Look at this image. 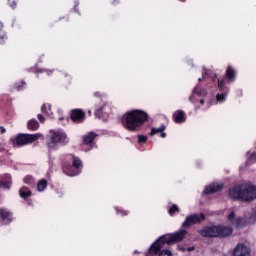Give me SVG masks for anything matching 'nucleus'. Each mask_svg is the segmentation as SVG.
Returning <instances> with one entry per match:
<instances>
[{"instance_id":"nucleus-9","label":"nucleus","mask_w":256,"mask_h":256,"mask_svg":"<svg viewBox=\"0 0 256 256\" xmlns=\"http://www.w3.org/2000/svg\"><path fill=\"white\" fill-rule=\"evenodd\" d=\"M67 136L63 133L56 132L51 137V142L48 143V147H53V145H57V143L63 141V139H66Z\"/></svg>"},{"instance_id":"nucleus-12","label":"nucleus","mask_w":256,"mask_h":256,"mask_svg":"<svg viewBox=\"0 0 256 256\" xmlns=\"http://www.w3.org/2000/svg\"><path fill=\"white\" fill-rule=\"evenodd\" d=\"M10 189L11 187V175L7 174L4 178L0 180V188Z\"/></svg>"},{"instance_id":"nucleus-8","label":"nucleus","mask_w":256,"mask_h":256,"mask_svg":"<svg viewBox=\"0 0 256 256\" xmlns=\"http://www.w3.org/2000/svg\"><path fill=\"white\" fill-rule=\"evenodd\" d=\"M163 245H165V243L163 242V240H161V238L159 240H157L156 242H154L151 247L148 250V255H159L161 249H163Z\"/></svg>"},{"instance_id":"nucleus-34","label":"nucleus","mask_w":256,"mask_h":256,"mask_svg":"<svg viewBox=\"0 0 256 256\" xmlns=\"http://www.w3.org/2000/svg\"><path fill=\"white\" fill-rule=\"evenodd\" d=\"M160 133H161V137H162V138L167 137V134H165V132L162 131V132H160Z\"/></svg>"},{"instance_id":"nucleus-2","label":"nucleus","mask_w":256,"mask_h":256,"mask_svg":"<svg viewBox=\"0 0 256 256\" xmlns=\"http://www.w3.org/2000/svg\"><path fill=\"white\" fill-rule=\"evenodd\" d=\"M147 113L141 110H133L126 113L122 117V125L128 131H135L138 127H141L147 121Z\"/></svg>"},{"instance_id":"nucleus-4","label":"nucleus","mask_w":256,"mask_h":256,"mask_svg":"<svg viewBox=\"0 0 256 256\" xmlns=\"http://www.w3.org/2000/svg\"><path fill=\"white\" fill-rule=\"evenodd\" d=\"M41 137V134H19L16 137V142H13L14 147H21L23 145H29V143H34Z\"/></svg>"},{"instance_id":"nucleus-37","label":"nucleus","mask_w":256,"mask_h":256,"mask_svg":"<svg viewBox=\"0 0 256 256\" xmlns=\"http://www.w3.org/2000/svg\"><path fill=\"white\" fill-rule=\"evenodd\" d=\"M188 251H193V248H188Z\"/></svg>"},{"instance_id":"nucleus-14","label":"nucleus","mask_w":256,"mask_h":256,"mask_svg":"<svg viewBox=\"0 0 256 256\" xmlns=\"http://www.w3.org/2000/svg\"><path fill=\"white\" fill-rule=\"evenodd\" d=\"M95 137H97V134L90 132L88 135L83 137V143L84 145H89L91 143H93V141L95 140Z\"/></svg>"},{"instance_id":"nucleus-26","label":"nucleus","mask_w":256,"mask_h":256,"mask_svg":"<svg viewBox=\"0 0 256 256\" xmlns=\"http://www.w3.org/2000/svg\"><path fill=\"white\" fill-rule=\"evenodd\" d=\"M225 97H227V94H217V95H216V99H217V101H219V102L225 101Z\"/></svg>"},{"instance_id":"nucleus-30","label":"nucleus","mask_w":256,"mask_h":256,"mask_svg":"<svg viewBox=\"0 0 256 256\" xmlns=\"http://www.w3.org/2000/svg\"><path fill=\"white\" fill-rule=\"evenodd\" d=\"M24 183H27V184L33 183V177H31V176H26V177L24 178Z\"/></svg>"},{"instance_id":"nucleus-31","label":"nucleus","mask_w":256,"mask_h":256,"mask_svg":"<svg viewBox=\"0 0 256 256\" xmlns=\"http://www.w3.org/2000/svg\"><path fill=\"white\" fill-rule=\"evenodd\" d=\"M102 111H103V108H99L98 110H96L95 112L96 117L101 118Z\"/></svg>"},{"instance_id":"nucleus-24","label":"nucleus","mask_w":256,"mask_h":256,"mask_svg":"<svg viewBox=\"0 0 256 256\" xmlns=\"http://www.w3.org/2000/svg\"><path fill=\"white\" fill-rule=\"evenodd\" d=\"M251 163H256V153H252L251 156L248 158L246 165H251Z\"/></svg>"},{"instance_id":"nucleus-21","label":"nucleus","mask_w":256,"mask_h":256,"mask_svg":"<svg viewBox=\"0 0 256 256\" xmlns=\"http://www.w3.org/2000/svg\"><path fill=\"white\" fill-rule=\"evenodd\" d=\"M248 225H255L256 223V211H253L247 219Z\"/></svg>"},{"instance_id":"nucleus-23","label":"nucleus","mask_w":256,"mask_h":256,"mask_svg":"<svg viewBox=\"0 0 256 256\" xmlns=\"http://www.w3.org/2000/svg\"><path fill=\"white\" fill-rule=\"evenodd\" d=\"M73 159V167H76V169H79L81 167V160L75 156H72Z\"/></svg>"},{"instance_id":"nucleus-19","label":"nucleus","mask_w":256,"mask_h":256,"mask_svg":"<svg viewBox=\"0 0 256 256\" xmlns=\"http://www.w3.org/2000/svg\"><path fill=\"white\" fill-rule=\"evenodd\" d=\"M28 129H31V131H37V129H39V122L37 120L28 121Z\"/></svg>"},{"instance_id":"nucleus-11","label":"nucleus","mask_w":256,"mask_h":256,"mask_svg":"<svg viewBox=\"0 0 256 256\" xmlns=\"http://www.w3.org/2000/svg\"><path fill=\"white\" fill-rule=\"evenodd\" d=\"M85 118V113L81 110H73L71 113V119L74 123H78L81 119Z\"/></svg>"},{"instance_id":"nucleus-6","label":"nucleus","mask_w":256,"mask_h":256,"mask_svg":"<svg viewBox=\"0 0 256 256\" xmlns=\"http://www.w3.org/2000/svg\"><path fill=\"white\" fill-rule=\"evenodd\" d=\"M202 221H205V214H192L186 217L185 221L182 224V227H191V225L201 223Z\"/></svg>"},{"instance_id":"nucleus-15","label":"nucleus","mask_w":256,"mask_h":256,"mask_svg":"<svg viewBox=\"0 0 256 256\" xmlns=\"http://www.w3.org/2000/svg\"><path fill=\"white\" fill-rule=\"evenodd\" d=\"M247 224H249V223L243 217H237L234 220V225H235V227H238V228L239 227H246Z\"/></svg>"},{"instance_id":"nucleus-35","label":"nucleus","mask_w":256,"mask_h":256,"mask_svg":"<svg viewBox=\"0 0 256 256\" xmlns=\"http://www.w3.org/2000/svg\"><path fill=\"white\" fill-rule=\"evenodd\" d=\"M199 103H200V105H203V104L205 103V100L201 99V100L199 101Z\"/></svg>"},{"instance_id":"nucleus-5","label":"nucleus","mask_w":256,"mask_h":256,"mask_svg":"<svg viewBox=\"0 0 256 256\" xmlns=\"http://www.w3.org/2000/svg\"><path fill=\"white\" fill-rule=\"evenodd\" d=\"M185 235H187V230H180L172 234L170 237H161L160 241L163 243H167V245H173V243H179L182 239H185Z\"/></svg>"},{"instance_id":"nucleus-27","label":"nucleus","mask_w":256,"mask_h":256,"mask_svg":"<svg viewBox=\"0 0 256 256\" xmlns=\"http://www.w3.org/2000/svg\"><path fill=\"white\" fill-rule=\"evenodd\" d=\"M159 256H173V254L169 250H163L159 253Z\"/></svg>"},{"instance_id":"nucleus-3","label":"nucleus","mask_w":256,"mask_h":256,"mask_svg":"<svg viewBox=\"0 0 256 256\" xmlns=\"http://www.w3.org/2000/svg\"><path fill=\"white\" fill-rule=\"evenodd\" d=\"M199 235L202 237L225 239L233 235V228L228 226H206L198 230Z\"/></svg>"},{"instance_id":"nucleus-33","label":"nucleus","mask_w":256,"mask_h":256,"mask_svg":"<svg viewBox=\"0 0 256 256\" xmlns=\"http://www.w3.org/2000/svg\"><path fill=\"white\" fill-rule=\"evenodd\" d=\"M38 119L40 123H45V117L43 115L39 114Z\"/></svg>"},{"instance_id":"nucleus-16","label":"nucleus","mask_w":256,"mask_h":256,"mask_svg":"<svg viewBox=\"0 0 256 256\" xmlns=\"http://www.w3.org/2000/svg\"><path fill=\"white\" fill-rule=\"evenodd\" d=\"M0 217L3 221H7V223H11V213L7 212V210L0 209Z\"/></svg>"},{"instance_id":"nucleus-25","label":"nucleus","mask_w":256,"mask_h":256,"mask_svg":"<svg viewBox=\"0 0 256 256\" xmlns=\"http://www.w3.org/2000/svg\"><path fill=\"white\" fill-rule=\"evenodd\" d=\"M175 213H179V207L177 205H172L169 209V215H174Z\"/></svg>"},{"instance_id":"nucleus-17","label":"nucleus","mask_w":256,"mask_h":256,"mask_svg":"<svg viewBox=\"0 0 256 256\" xmlns=\"http://www.w3.org/2000/svg\"><path fill=\"white\" fill-rule=\"evenodd\" d=\"M226 77L231 83L232 81H235V70L231 66H229L226 70Z\"/></svg>"},{"instance_id":"nucleus-10","label":"nucleus","mask_w":256,"mask_h":256,"mask_svg":"<svg viewBox=\"0 0 256 256\" xmlns=\"http://www.w3.org/2000/svg\"><path fill=\"white\" fill-rule=\"evenodd\" d=\"M223 189V184H210L204 189V195H211V193H217Z\"/></svg>"},{"instance_id":"nucleus-18","label":"nucleus","mask_w":256,"mask_h":256,"mask_svg":"<svg viewBox=\"0 0 256 256\" xmlns=\"http://www.w3.org/2000/svg\"><path fill=\"white\" fill-rule=\"evenodd\" d=\"M20 197H22L23 199H27V197H31V190H29V188L27 187H23L20 189Z\"/></svg>"},{"instance_id":"nucleus-13","label":"nucleus","mask_w":256,"mask_h":256,"mask_svg":"<svg viewBox=\"0 0 256 256\" xmlns=\"http://www.w3.org/2000/svg\"><path fill=\"white\" fill-rule=\"evenodd\" d=\"M174 121L176 123H185V113L183 110H179L174 113Z\"/></svg>"},{"instance_id":"nucleus-39","label":"nucleus","mask_w":256,"mask_h":256,"mask_svg":"<svg viewBox=\"0 0 256 256\" xmlns=\"http://www.w3.org/2000/svg\"><path fill=\"white\" fill-rule=\"evenodd\" d=\"M181 1H185V0H181Z\"/></svg>"},{"instance_id":"nucleus-38","label":"nucleus","mask_w":256,"mask_h":256,"mask_svg":"<svg viewBox=\"0 0 256 256\" xmlns=\"http://www.w3.org/2000/svg\"><path fill=\"white\" fill-rule=\"evenodd\" d=\"M42 109H45V106H42Z\"/></svg>"},{"instance_id":"nucleus-22","label":"nucleus","mask_w":256,"mask_h":256,"mask_svg":"<svg viewBox=\"0 0 256 256\" xmlns=\"http://www.w3.org/2000/svg\"><path fill=\"white\" fill-rule=\"evenodd\" d=\"M163 131H165V126H161L160 128H152L150 135H157V133H163Z\"/></svg>"},{"instance_id":"nucleus-7","label":"nucleus","mask_w":256,"mask_h":256,"mask_svg":"<svg viewBox=\"0 0 256 256\" xmlns=\"http://www.w3.org/2000/svg\"><path fill=\"white\" fill-rule=\"evenodd\" d=\"M233 256H251V248L243 243H239L234 248Z\"/></svg>"},{"instance_id":"nucleus-32","label":"nucleus","mask_w":256,"mask_h":256,"mask_svg":"<svg viewBox=\"0 0 256 256\" xmlns=\"http://www.w3.org/2000/svg\"><path fill=\"white\" fill-rule=\"evenodd\" d=\"M235 219V212H231L229 215H228V221H233Z\"/></svg>"},{"instance_id":"nucleus-36","label":"nucleus","mask_w":256,"mask_h":256,"mask_svg":"<svg viewBox=\"0 0 256 256\" xmlns=\"http://www.w3.org/2000/svg\"><path fill=\"white\" fill-rule=\"evenodd\" d=\"M0 129H1V133H2V134L5 133V128L0 127Z\"/></svg>"},{"instance_id":"nucleus-29","label":"nucleus","mask_w":256,"mask_h":256,"mask_svg":"<svg viewBox=\"0 0 256 256\" xmlns=\"http://www.w3.org/2000/svg\"><path fill=\"white\" fill-rule=\"evenodd\" d=\"M218 87L219 89L225 88V80H218Z\"/></svg>"},{"instance_id":"nucleus-28","label":"nucleus","mask_w":256,"mask_h":256,"mask_svg":"<svg viewBox=\"0 0 256 256\" xmlns=\"http://www.w3.org/2000/svg\"><path fill=\"white\" fill-rule=\"evenodd\" d=\"M145 141H147V136L138 135V143H145Z\"/></svg>"},{"instance_id":"nucleus-20","label":"nucleus","mask_w":256,"mask_h":256,"mask_svg":"<svg viewBox=\"0 0 256 256\" xmlns=\"http://www.w3.org/2000/svg\"><path fill=\"white\" fill-rule=\"evenodd\" d=\"M47 188V180L42 179L38 182L37 189L38 191H45Z\"/></svg>"},{"instance_id":"nucleus-1","label":"nucleus","mask_w":256,"mask_h":256,"mask_svg":"<svg viewBox=\"0 0 256 256\" xmlns=\"http://www.w3.org/2000/svg\"><path fill=\"white\" fill-rule=\"evenodd\" d=\"M228 197L233 201L251 203L256 198V186L249 182L238 184L229 189Z\"/></svg>"}]
</instances>
